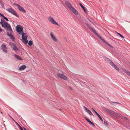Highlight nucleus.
I'll return each instance as SVG.
<instances>
[{"instance_id":"obj_1","label":"nucleus","mask_w":130,"mask_h":130,"mask_svg":"<svg viewBox=\"0 0 130 130\" xmlns=\"http://www.w3.org/2000/svg\"><path fill=\"white\" fill-rule=\"evenodd\" d=\"M85 24L87 25V26L89 28V29L91 30L103 42H104L106 44L108 45L110 47L112 48H113V46L109 43H108L104 39L102 38L96 32V30L95 29H94L93 28L91 27L90 25L88 23H85Z\"/></svg>"},{"instance_id":"obj_2","label":"nucleus","mask_w":130,"mask_h":130,"mask_svg":"<svg viewBox=\"0 0 130 130\" xmlns=\"http://www.w3.org/2000/svg\"><path fill=\"white\" fill-rule=\"evenodd\" d=\"M0 23L2 25V26L7 30L10 32H11L12 31L10 25L8 23L6 22L4 20H3L2 19Z\"/></svg>"},{"instance_id":"obj_3","label":"nucleus","mask_w":130,"mask_h":130,"mask_svg":"<svg viewBox=\"0 0 130 130\" xmlns=\"http://www.w3.org/2000/svg\"><path fill=\"white\" fill-rule=\"evenodd\" d=\"M65 3L68 8L75 15H77L78 14V13L77 11L72 7L71 5L68 1H65Z\"/></svg>"},{"instance_id":"obj_4","label":"nucleus","mask_w":130,"mask_h":130,"mask_svg":"<svg viewBox=\"0 0 130 130\" xmlns=\"http://www.w3.org/2000/svg\"><path fill=\"white\" fill-rule=\"evenodd\" d=\"M104 59L106 61L108 62L111 66L113 67L116 70L118 71L119 70H120L118 67L109 59L106 57H105Z\"/></svg>"},{"instance_id":"obj_5","label":"nucleus","mask_w":130,"mask_h":130,"mask_svg":"<svg viewBox=\"0 0 130 130\" xmlns=\"http://www.w3.org/2000/svg\"><path fill=\"white\" fill-rule=\"evenodd\" d=\"M7 10L11 13L15 15L16 17H19V15L17 14V12L16 11L12 8H9L7 9Z\"/></svg>"},{"instance_id":"obj_6","label":"nucleus","mask_w":130,"mask_h":130,"mask_svg":"<svg viewBox=\"0 0 130 130\" xmlns=\"http://www.w3.org/2000/svg\"><path fill=\"white\" fill-rule=\"evenodd\" d=\"M7 10L11 13L15 15L16 17H19V15L17 14V12L16 11L12 8H9L7 9Z\"/></svg>"},{"instance_id":"obj_7","label":"nucleus","mask_w":130,"mask_h":130,"mask_svg":"<svg viewBox=\"0 0 130 130\" xmlns=\"http://www.w3.org/2000/svg\"><path fill=\"white\" fill-rule=\"evenodd\" d=\"M16 30L17 32L20 34L23 32L22 27L20 25H17L16 27Z\"/></svg>"},{"instance_id":"obj_8","label":"nucleus","mask_w":130,"mask_h":130,"mask_svg":"<svg viewBox=\"0 0 130 130\" xmlns=\"http://www.w3.org/2000/svg\"><path fill=\"white\" fill-rule=\"evenodd\" d=\"M48 19L50 23L54 24L58 26L59 25L56 22L55 20L53 18L51 17L50 16L48 17Z\"/></svg>"},{"instance_id":"obj_9","label":"nucleus","mask_w":130,"mask_h":130,"mask_svg":"<svg viewBox=\"0 0 130 130\" xmlns=\"http://www.w3.org/2000/svg\"><path fill=\"white\" fill-rule=\"evenodd\" d=\"M13 4L16 6H18V7L19 9L21 12L24 13H25L26 12V11L25 9L16 3H14Z\"/></svg>"},{"instance_id":"obj_10","label":"nucleus","mask_w":130,"mask_h":130,"mask_svg":"<svg viewBox=\"0 0 130 130\" xmlns=\"http://www.w3.org/2000/svg\"><path fill=\"white\" fill-rule=\"evenodd\" d=\"M57 75L60 78L63 79L65 80L68 79V77L63 74L59 73L57 74Z\"/></svg>"},{"instance_id":"obj_11","label":"nucleus","mask_w":130,"mask_h":130,"mask_svg":"<svg viewBox=\"0 0 130 130\" xmlns=\"http://www.w3.org/2000/svg\"><path fill=\"white\" fill-rule=\"evenodd\" d=\"M83 107L84 109L85 110V111L89 114L90 115L94 116L91 112L85 106H83Z\"/></svg>"},{"instance_id":"obj_12","label":"nucleus","mask_w":130,"mask_h":130,"mask_svg":"<svg viewBox=\"0 0 130 130\" xmlns=\"http://www.w3.org/2000/svg\"><path fill=\"white\" fill-rule=\"evenodd\" d=\"M1 48L2 49L3 51L6 53H7V48L6 45L4 44H2L1 46Z\"/></svg>"},{"instance_id":"obj_13","label":"nucleus","mask_w":130,"mask_h":130,"mask_svg":"<svg viewBox=\"0 0 130 130\" xmlns=\"http://www.w3.org/2000/svg\"><path fill=\"white\" fill-rule=\"evenodd\" d=\"M27 36H25V37H24L23 36V35H22V39L24 40V43L25 44H27L28 43V41L26 39L27 38Z\"/></svg>"},{"instance_id":"obj_14","label":"nucleus","mask_w":130,"mask_h":130,"mask_svg":"<svg viewBox=\"0 0 130 130\" xmlns=\"http://www.w3.org/2000/svg\"><path fill=\"white\" fill-rule=\"evenodd\" d=\"M50 35L51 38L54 41L56 42L57 41V39H56L55 36H54L52 32H51Z\"/></svg>"},{"instance_id":"obj_15","label":"nucleus","mask_w":130,"mask_h":130,"mask_svg":"<svg viewBox=\"0 0 130 130\" xmlns=\"http://www.w3.org/2000/svg\"><path fill=\"white\" fill-rule=\"evenodd\" d=\"M92 109L93 111L97 115H98L99 118L101 120L102 122H103V120L101 117L100 116V115L93 108H92Z\"/></svg>"},{"instance_id":"obj_16","label":"nucleus","mask_w":130,"mask_h":130,"mask_svg":"<svg viewBox=\"0 0 130 130\" xmlns=\"http://www.w3.org/2000/svg\"><path fill=\"white\" fill-rule=\"evenodd\" d=\"M85 119L88 122L89 124L91 125H93L94 126H95L94 124L91 121H90L89 119H88L87 118L85 117Z\"/></svg>"},{"instance_id":"obj_17","label":"nucleus","mask_w":130,"mask_h":130,"mask_svg":"<svg viewBox=\"0 0 130 130\" xmlns=\"http://www.w3.org/2000/svg\"><path fill=\"white\" fill-rule=\"evenodd\" d=\"M7 34L11 38V39L13 41H14L15 39L14 38L13 36L11 34L9 33L8 32H7Z\"/></svg>"},{"instance_id":"obj_18","label":"nucleus","mask_w":130,"mask_h":130,"mask_svg":"<svg viewBox=\"0 0 130 130\" xmlns=\"http://www.w3.org/2000/svg\"><path fill=\"white\" fill-rule=\"evenodd\" d=\"M26 66L25 65H22L19 68V70H23L26 68Z\"/></svg>"},{"instance_id":"obj_19","label":"nucleus","mask_w":130,"mask_h":130,"mask_svg":"<svg viewBox=\"0 0 130 130\" xmlns=\"http://www.w3.org/2000/svg\"><path fill=\"white\" fill-rule=\"evenodd\" d=\"M14 56L15 57V58L17 59H18L20 60H22V58L20 56L16 55L15 54L14 55Z\"/></svg>"},{"instance_id":"obj_20","label":"nucleus","mask_w":130,"mask_h":130,"mask_svg":"<svg viewBox=\"0 0 130 130\" xmlns=\"http://www.w3.org/2000/svg\"><path fill=\"white\" fill-rule=\"evenodd\" d=\"M122 70L128 75H129L130 76V72L128 70H127L125 68H123Z\"/></svg>"},{"instance_id":"obj_21","label":"nucleus","mask_w":130,"mask_h":130,"mask_svg":"<svg viewBox=\"0 0 130 130\" xmlns=\"http://www.w3.org/2000/svg\"><path fill=\"white\" fill-rule=\"evenodd\" d=\"M79 5H80L81 7L83 9L84 11V12L86 13V9H85V7L83 6L82 4L80 3H79Z\"/></svg>"},{"instance_id":"obj_22","label":"nucleus","mask_w":130,"mask_h":130,"mask_svg":"<svg viewBox=\"0 0 130 130\" xmlns=\"http://www.w3.org/2000/svg\"><path fill=\"white\" fill-rule=\"evenodd\" d=\"M0 4L2 8H4V3L2 0H0Z\"/></svg>"},{"instance_id":"obj_23","label":"nucleus","mask_w":130,"mask_h":130,"mask_svg":"<svg viewBox=\"0 0 130 130\" xmlns=\"http://www.w3.org/2000/svg\"><path fill=\"white\" fill-rule=\"evenodd\" d=\"M13 50L14 51H17L18 50V48L16 46V45H15L14 46L12 47Z\"/></svg>"},{"instance_id":"obj_24","label":"nucleus","mask_w":130,"mask_h":130,"mask_svg":"<svg viewBox=\"0 0 130 130\" xmlns=\"http://www.w3.org/2000/svg\"><path fill=\"white\" fill-rule=\"evenodd\" d=\"M104 124L107 127H108L109 126V125L108 124L107 121L105 120L104 121Z\"/></svg>"},{"instance_id":"obj_25","label":"nucleus","mask_w":130,"mask_h":130,"mask_svg":"<svg viewBox=\"0 0 130 130\" xmlns=\"http://www.w3.org/2000/svg\"><path fill=\"white\" fill-rule=\"evenodd\" d=\"M33 44L32 41L31 40H30L28 41V44L29 45L31 46Z\"/></svg>"},{"instance_id":"obj_26","label":"nucleus","mask_w":130,"mask_h":130,"mask_svg":"<svg viewBox=\"0 0 130 130\" xmlns=\"http://www.w3.org/2000/svg\"><path fill=\"white\" fill-rule=\"evenodd\" d=\"M9 44L10 45V46L12 47L13 46H14L15 45H16L14 43L12 42H10Z\"/></svg>"},{"instance_id":"obj_27","label":"nucleus","mask_w":130,"mask_h":130,"mask_svg":"<svg viewBox=\"0 0 130 130\" xmlns=\"http://www.w3.org/2000/svg\"><path fill=\"white\" fill-rule=\"evenodd\" d=\"M88 19L91 23L93 24V23L94 22V21L92 19Z\"/></svg>"},{"instance_id":"obj_28","label":"nucleus","mask_w":130,"mask_h":130,"mask_svg":"<svg viewBox=\"0 0 130 130\" xmlns=\"http://www.w3.org/2000/svg\"><path fill=\"white\" fill-rule=\"evenodd\" d=\"M22 35H22H23V36L24 37H25V36H27V34L26 33H23V32L21 34Z\"/></svg>"},{"instance_id":"obj_29","label":"nucleus","mask_w":130,"mask_h":130,"mask_svg":"<svg viewBox=\"0 0 130 130\" xmlns=\"http://www.w3.org/2000/svg\"><path fill=\"white\" fill-rule=\"evenodd\" d=\"M112 102L113 104H117L119 105H121V104L119 102Z\"/></svg>"},{"instance_id":"obj_30","label":"nucleus","mask_w":130,"mask_h":130,"mask_svg":"<svg viewBox=\"0 0 130 130\" xmlns=\"http://www.w3.org/2000/svg\"><path fill=\"white\" fill-rule=\"evenodd\" d=\"M20 128V129L21 130H23V129H22V127L21 126L19 125V124H18L17 125Z\"/></svg>"},{"instance_id":"obj_31","label":"nucleus","mask_w":130,"mask_h":130,"mask_svg":"<svg viewBox=\"0 0 130 130\" xmlns=\"http://www.w3.org/2000/svg\"><path fill=\"white\" fill-rule=\"evenodd\" d=\"M0 15L2 17L4 18V17H5V16H4V15L3 14H2L0 12Z\"/></svg>"},{"instance_id":"obj_32","label":"nucleus","mask_w":130,"mask_h":130,"mask_svg":"<svg viewBox=\"0 0 130 130\" xmlns=\"http://www.w3.org/2000/svg\"><path fill=\"white\" fill-rule=\"evenodd\" d=\"M4 19H5L6 21H9L8 19V18L6 17H4Z\"/></svg>"},{"instance_id":"obj_33","label":"nucleus","mask_w":130,"mask_h":130,"mask_svg":"<svg viewBox=\"0 0 130 130\" xmlns=\"http://www.w3.org/2000/svg\"><path fill=\"white\" fill-rule=\"evenodd\" d=\"M9 116L11 117V118L12 119L14 120V122L16 123V124L18 125V124L17 122L15 121L9 115H8Z\"/></svg>"},{"instance_id":"obj_34","label":"nucleus","mask_w":130,"mask_h":130,"mask_svg":"<svg viewBox=\"0 0 130 130\" xmlns=\"http://www.w3.org/2000/svg\"><path fill=\"white\" fill-rule=\"evenodd\" d=\"M119 35L120 37H121L122 38H124V37H123L122 35L121 34H120Z\"/></svg>"},{"instance_id":"obj_35","label":"nucleus","mask_w":130,"mask_h":130,"mask_svg":"<svg viewBox=\"0 0 130 130\" xmlns=\"http://www.w3.org/2000/svg\"><path fill=\"white\" fill-rule=\"evenodd\" d=\"M117 34L119 35L120 34L119 33H118V32H117Z\"/></svg>"},{"instance_id":"obj_36","label":"nucleus","mask_w":130,"mask_h":130,"mask_svg":"<svg viewBox=\"0 0 130 130\" xmlns=\"http://www.w3.org/2000/svg\"><path fill=\"white\" fill-rule=\"evenodd\" d=\"M24 130H27L25 128H24Z\"/></svg>"}]
</instances>
